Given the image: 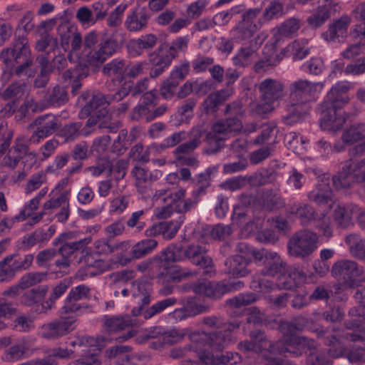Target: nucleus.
Listing matches in <instances>:
<instances>
[{
	"label": "nucleus",
	"instance_id": "f257e3e1",
	"mask_svg": "<svg viewBox=\"0 0 365 365\" xmlns=\"http://www.w3.org/2000/svg\"><path fill=\"white\" fill-rule=\"evenodd\" d=\"M278 329L283 334L282 339L271 343L261 331H254L250 334V341H245L238 344V347L243 351H255L262 353L268 347L269 354H279L284 356H301L305 349L314 350L317 347L316 342L308 337L296 336L295 334L300 329L293 322L280 321Z\"/></svg>",
	"mask_w": 365,
	"mask_h": 365
},
{
	"label": "nucleus",
	"instance_id": "f03ea898",
	"mask_svg": "<svg viewBox=\"0 0 365 365\" xmlns=\"http://www.w3.org/2000/svg\"><path fill=\"white\" fill-rule=\"evenodd\" d=\"M240 327V323L235 322L225 324L222 331L217 333L206 334L205 332L192 333L190 338L192 348L198 354L199 359L206 365H233L240 361L237 353L226 352L220 355H214L206 351L208 346L214 351H222L230 342V334Z\"/></svg>",
	"mask_w": 365,
	"mask_h": 365
},
{
	"label": "nucleus",
	"instance_id": "7ed1b4c3",
	"mask_svg": "<svg viewBox=\"0 0 365 365\" xmlns=\"http://www.w3.org/2000/svg\"><path fill=\"white\" fill-rule=\"evenodd\" d=\"M332 331L333 334L329 329L316 330L317 336L323 339L325 345L336 346V348H331L328 351L321 350L309 353L306 359L307 365H329L332 358H339L343 355L346 343L343 334L334 328L332 329Z\"/></svg>",
	"mask_w": 365,
	"mask_h": 365
},
{
	"label": "nucleus",
	"instance_id": "20e7f679",
	"mask_svg": "<svg viewBox=\"0 0 365 365\" xmlns=\"http://www.w3.org/2000/svg\"><path fill=\"white\" fill-rule=\"evenodd\" d=\"M97 35L94 32L87 34L83 41V57L81 62L97 67L115 52L117 41L104 36V40L96 45Z\"/></svg>",
	"mask_w": 365,
	"mask_h": 365
},
{
	"label": "nucleus",
	"instance_id": "39448f33",
	"mask_svg": "<svg viewBox=\"0 0 365 365\" xmlns=\"http://www.w3.org/2000/svg\"><path fill=\"white\" fill-rule=\"evenodd\" d=\"M97 35L94 32L87 34L83 41V57L81 62L97 67L115 52L117 41L104 36V40L96 45Z\"/></svg>",
	"mask_w": 365,
	"mask_h": 365
},
{
	"label": "nucleus",
	"instance_id": "423d86ee",
	"mask_svg": "<svg viewBox=\"0 0 365 365\" xmlns=\"http://www.w3.org/2000/svg\"><path fill=\"white\" fill-rule=\"evenodd\" d=\"M287 212L299 218L301 224L304 226L314 222L316 227L322 232L323 237L329 239L332 236L331 218L327 213L323 212L319 214L310 205L299 202L289 204L287 207Z\"/></svg>",
	"mask_w": 365,
	"mask_h": 365
},
{
	"label": "nucleus",
	"instance_id": "0eeeda50",
	"mask_svg": "<svg viewBox=\"0 0 365 365\" xmlns=\"http://www.w3.org/2000/svg\"><path fill=\"white\" fill-rule=\"evenodd\" d=\"M332 276L345 287L354 289L365 282L364 267L350 259H341L331 267Z\"/></svg>",
	"mask_w": 365,
	"mask_h": 365
},
{
	"label": "nucleus",
	"instance_id": "6e6552de",
	"mask_svg": "<svg viewBox=\"0 0 365 365\" xmlns=\"http://www.w3.org/2000/svg\"><path fill=\"white\" fill-rule=\"evenodd\" d=\"M58 319L43 324L39 331V335L48 340H56L68 335L74 331L77 326V318L66 310L61 308L58 311Z\"/></svg>",
	"mask_w": 365,
	"mask_h": 365
},
{
	"label": "nucleus",
	"instance_id": "1a4fd4ad",
	"mask_svg": "<svg viewBox=\"0 0 365 365\" xmlns=\"http://www.w3.org/2000/svg\"><path fill=\"white\" fill-rule=\"evenodd\" d=\"M262 102L257 106L259 113L266 114L272 112L275 103L284 96V84L279 79L267 78L258 85Z\"/></svg>",
	"mask_w": 365,
	"mask_h": 365
},
{
	"label": "nucleus",
	"instance_id": "9d476101",
	"mask_svg": "<svg viewBox=\"0 0 365 365\" xmlns=\"http://www.w3.org/2000/svg\"><path fill=\"white\" fill-rule=\"evenodd\" d=\"M242 129L241 121L237 118L220 120L213 124L212 131L206 135V141L210 145V152L215 153L221 148L222 141L237 133Z\"/></svg>",
	"mask_w": 365,
	"mask_h": 365
},
{
	"label": "nucleus",
	"instance_id": "9b49d317",
	"mask_svg": "<svg viewBox=\"0 0 365 365\" xmlns=\"http://www.w3.org/2000/svg\"><path fill=\"white\" fill-rule=\"evenodd\" d=\"M318 240L319 236L314 232L310 230H299L288 241V252L295 257H308L317 249Z\"/></svg>",
	"mask_w": 365,
	"mask_h": 365
},
{
	"label": "nucleus",
	"instance_id": "f8f14e48",
	"mask_svg": "<svg viewBox=\"0 0 365 365\" xmlns=\"http://www.w3.org/2000/svg\"><path fill=\"white\" fill-rule=\"evenodd\" d=\"M207 175L200 174L198 175V185L191 194V197L185 199L186 195V190L180 187L170 195L171 202L175 204V210L179 213H185L194 209L200 201V197L205 193V188L208 186V181L206 180Z\"/></svg>",
	"mask_w": 365,
	"mask_h": 365
},
{
	"label": "nucleus",
	"instance_id": "ddd939ff",
	"mask_svg": "<svg viewBox=\"0 0 365 365\" xmlns=\"http://www.w3.org/2000/svg\"><path fill=\"white\" fill-rule=\"evenodd\" d=\"M365 182V158L346 163L337 175L333 177V183L336 189L346 188L354 182Z\"/></svg>",
	"mask_w": 365,
	"mask_h": 365
},
{
	"label": "nucleus",
	"instance_id": "4468645a",
	"mask_svg": "<svg viewBox=\"0 0 365 365\" xmlns=\"http://www.w3.org/2000/svg\"><path fill=\"white\" fill-rule=\"evenodd\" d=\"M138 326V319L129 315L112 317L105 316L104 329L109 334H118L128 330L126 334H123L115 337V339L120 341H126L134 336L136 334V331L133 328Z\"/></svg>",
	"mask_w": 365,
	"mask_h": 365
},
{
	"label": "nucleus",
	"instance_id": "2eb2a0df",
	"mask_svg": "<svg viewBox=\"0 0 365 365\" xmlns=\"http://www.w3.org/2000/svg\"><path fill=\"white\" fill-rule=\"evenodd\" d=\"M130 86H122L114 94L105 95L98 92L94 93L91 100L86 103L79 112V117L84 118L98 108H105L113 101H120L126 97L130 92Z\"/></svg>",
	"mask_w": 365,
	"mask_h": 365
},
{
	"label": "nucleus",
	"instance_id": "dca6fc26",
	"mask_svg": "<svg viewBox=\"0 0 365 365\" xmlns=\"http://www.w3.org/2000/svg\"><path fill=\"white\" fill-rule=\"evenodd\" d=\"M324 87L323 82H311L308 80L298 79L289 86L292 106H299L307 102L312 96L320 93Z\"/></svg>",
	"mask_w": 365,
	"mask_h": 365
},
{
	"label": "nucleus",
	"instance_id": "f3484780",
	"mask_svg": "<svg viewBox=\"0 0 365 365\" xmlns=\"http://www.w3.org/2000/svg\"><path fill=\"white\" fill-rule=\"evenodd\" d=\"M259 13V9H251L242 14V20L234 29V36L237 41H248L250 43L257 36H255V34L259 29L257 19Z\"/></svg>",
	"mask_w": 365,
	"mask_h": 365
},
{
	"label": "nucleus",
	"instance_id": "a211bd4d",
	"mask_svg": "<svg viewBox=\"0 0 365 365\" xmlns=\"http://www.w3.org/2000/svg\"><path fill=\"white\" fill-rule=\"evenodd\" d=\"M59 126V121L53 115L46 114L36 118L29 125V128L35 129L30 141L34 144L39 143L54 133Z\"/></svg>",
	"mask_w": 365,
	"mask_h": 365
},
{
	"label": "nucleus",
	"instance_id": "6ab92c4d",
	"mask_svg": "<svg viewBox=\"0 0 365 365\" xmlns=\"http://www.w3.org/2000/svg\"><path fill=\"white\" fill-rule=\"evenodd\" d=\"M91 289L85 285L80 284L73 287L68 294L64 305L61 307L71 314L78 317L89 309L88 305L77 302L89 297Z\"/></svg>",
	"mask_w": 365,
	"mask_h": 365
},
{
	"label": "nucleus",
	"instance_id": "aec40b11",
	"mask_svg": "<svg viewBox=\"0 0 365 365\" xmlns=\"http://www.w3.org/2000/svg\"><path fill=\"white\" fill-rule=\"evenodd\" d=\"M150 284L140 280H135L132 283L130 287L132 299L133 302L138 305L131 311L134 317L140 315L143 307L150 304Z\"/></svg>",
	"mask_w": 365,
	"mask_h": 365
},
{
	"label": "nucleus",
	"instance_id": "412c9836",
	"mask_svg": "<svg viewBox=\"0 0 365 365\" xmlns=\"http://www.w3.org/2000/svg\"><path fill=\"white\" fill-rule=\"evenodd\" d=\"M351 88L348 81H339L332 86L322 103L324 106L342 108L349 101L347 95Z\"/></svg>",
	"mask_w": 365,
	"mask_h": 365
},
{
	"label": "nucleus",
	"instance_id": "4be33fe9",
	"mask_svg": "<svg viewBox=\"0 0 365 365\" xmlns=\"http://www.w3.org/2000/svg\"><path fill=\"white\" fill-rule=\"evenodd\" d=\"M322 113L320 119L322 129L328 131H336L341 128L345 123L344 112L338 108L322 105Z\"/></svg>",
	"mask_w": 365,
	"mask_h": 365
},
{
	"label": "nucleus",
	"instance_id": "5701e85b",
	"mask_svg": "<svg viewBox=\"0 0 365 365\" xmlns=\"http://www.w3.org/2000/svg\"><path fill=\"white\" fill-rule=\"evenodd\" d=\"M150 15L145 7H135L126 16L125 28L130 32H140L148 27Z\"/></svg>",
	"mask_w": 365,
	"mask_h": 365
},
{
	"label": "nucleus",
	"instance_id": "b1692460",
	"mask_svg": "<svg viewBox=\"0 0 365 365\" xmlns=\"http://www.w3.org/2000/svg\"><path fill=\"white\" fill-rule=\"evenodd\" d=\"M92 241L91 236L85 237L83 239L72 242L60 243L61 247L57 252L58 255H61L62 257L61 259H55L54 263L56 267H67L71 264L69 257L75 254L76 252L83 250L88 244Z\"/></svg>",
	"mask_w": 365,
	"mask_h": 365
},
{
	"label": "nucleus",
	"instance_id": "393cba45",
	"mask_svg": "<svg viewBox=\"0 0 365 365\" xmlns=\"http://www.w3.org/2000/svg\"><path fill=\"white\" fill-rule=\"evenodd\" d=\"M182 250L181 247L176 246H169L162 251L160 257L153 258L157 277H163L166 274V269L171 266L168 265L170 262H176L182 259L181 253Z\"/></svg>",
	"mask_w": 365,
	"mask_h": 365
},
{
	"label": "nucleus",
	"instance_id": "a878e982",
	"mask_svg": "<svg viewBox=\"0 0 365 365\" xmlns=\"http://www.w3.org/2000/svg\"><path fill=\"white\" fill-rule=\"evenodd\" d=\"M260 35L250 41L249 46H242L237 53L232 57V63L238 67H246L250 65L254 57L257 53V50L262 43Z\"/></svg>",
	"mask_w": 365,
	"mask_h": 365
},
{
	"label": "nucleus",
	"instance_id": "bb28decb",
	"mask_svg": "<svg viewBox=\"0 0 365 365\" xmlns=\"http://www.w3.org/2000/svg\"><path fill=\"white\" fill-rule=\"evenodd\" d=\"M317 11L309 16L307 24L312 28H318L324 24L330 17L332 11H336L337 4L335 0H319Z\"/></svg>",
	"mask_w": 365,
	"mask_h": 365
},
{
	"label": "nucleus",
	"instance_id": "cd10ccee",
	"mask_svg": "<svg viewBox=\"0 0 365 365\" xmlns=\"http://www.w3.org/2000/svg\"><path fill=\"white\" fill-rule=\"evenodd\" d=\"M158 37L154 34H146L141 35L138 38L132 39L128 44L129 53L137 57L143 55L145 52L152 50L158 43Z\"/></svg>",
	"mask_w": 365,
	"mask_h": 365
},
{
	"label": "nucleus",
	"instance_id": "c85d7f7f",
	"mask_svg": "<svg viewBox=\"0 0 365 365\" xmlns=\"http://www.w3.org/2000/svg\"><path fill=\"white\" fill-rule=\"evenodd\" d=\"M183 222V217L178 221L162 222L147 229L145 234L148 237L162 235L165 239L171 240L177 234Z\"/></svg>",
	"mask_w": 365,
	"mask_h": 365
},
{
	"label": "nucleus",
	"instance_id": "c756f323",
	"mask_svg": "<svg viewBox=\"0 0 365 365\" xmlns=\"http://www.w3.org/2000/svg\"><path fill=\"white\" fill-rule=\"evenodd\" d=\"M207 249L205 246L190 245L183 250L185 257L188 258L193 264L203 269L212 268L213 262L211 257L206 255Z\"/></svg>",
	"mask_w": 365,
	"mask_h": 365
},
{
	"label": "nucleus",
	"instance_id": "7c9ffc66",
	"mask_svg": "<svg viewBox=\"0 0 365 365\" xmlns=\"http://www.w3.org/2000/svg\"><path fill=\"white\" fill-rule=\"evenodd\" d=\"M125 69V61L119 58H114L103 66L102 70L103 75L110 78L112 81L111 83H106V86L109 89L113 88L112 84L119 83L123 79Z\"/></svg>",
	"mask_w": 365,
	"mask_h": 365
},
{
	"label": "nucleus",
	"instance_id": "2f4dec72",
	"mask_svg": "<svg viewBox=\"0 0 365 365\" xmlns=\"http://www.w3.org/2000/svg\"><path fill=\"white\" fill-rule=\"evenodd\" d=\"M333 208V218L336 223L341 227H348L352 224L353 214L356 212L358 207L351 204L341 205L335 202L329 205Z\"/></svg>",
	"mask_w": 365,
	"mask_h": 365
},
{
	"label": "nucleus",
	"instance_id": "473e14b6",
	"mask_svg": "<svg viewBox=\"0 0 365 365\" xmlns=\"http://www.w3.org/2000/svg\"><path fill=\"white\" fill-rule=\"evenodd\" d=\"M204 134V130L201 127L193 128L190 133V141L178 145L173 151L175 156L190 155L201 143V138Z\"/></svg>",
	"mask_w": 365,
	"mask_h": 365
},
{
	"label": "nucleus",
	"instance_id": "72a5a7b5",
	"mask_svg": "<svg viewBox=\"0 0 365 365\" xmlns=\"http://www.w3.org/2000/svg\"><path fill=\"white\" fill-rule=\"evenodd\" d=\"M237 250L245 256L253 258L255 263L259 265H264L269 258L276 257V252L269 251L266 249H256L246 243H239Z\"/></svg>",
	"mask_w": 365,
	"mask_h": 365
},
{
	"label": "nucleus",
	"instance_id": "f704fd0d",
	"mask_svg": "<svg viewBox=\"0 0 365 365\" xmlns=\"http://www.w3.org/2000/svg\"><path fill=\"white\" fill-rule=\"evenodd\" d=\"M251 259L246 258L242 255H236L225 260V265L227 267V272L235 277H243L248 275L250 271L247 266L250 263Z\"/></svg>",
	"mask_w": 365,
	"mask_h": 365
},
{
	"label": "nucleus",
	"instance_id": "c9c22d12",
	"mask_svg": "<svg viewBox=\"0 0 365 365\" xmlns=\"http://www.w3.org/2000/svg\"><path fill=\"white\" fill-rule=\"evenodd\" d=\"M349 24L350 19L348 16L341 17L324 34L325 40L329 42H340L346 36Z\"/></svg>",
	"mask_w": 365,
	"mask_h": 365
},
{
	"label": "nucleus",
	"instance_id": "e433bc0d",
	"mask_svg": "<svg viewBox=\"0 0 365 365\" xmlns=\"http://www.w3.org/2000/svg\"><path fill=\"white\" fill-rule=\"evenodd\" d=\"M190 289L196 294L212 299H220L225 294V288L223 287V282H205L191 286Z\"/></svg>",
	"mask_w": 365,
	"mask_h": 365
},
{
	"label": "nucleus",
	"instance_id": "4c0bfd02",
	"mask_svg": "<svg viewBox=\"0 0 365 365\" xmlns=\"http://www.w3.org/2000/svg\"><path fill=\"white\" fill-rule=\"evenodd\" d=\"M332 190L329 184L324 181L319 183L307 195V197L310 201L319 205L329 204V202L332 204Z\"/></svg>",
	"mask_w": 365,
	"mask_h": 365
},
{
	"label": "nucleus",
	"instance_id": "58836bf2",
	"mask_svg": "<svg viewBox=\"0 0 365 365\" xmlns=\"http://www.w3.org/2000/svg\"><path fill=\"white\" fill-rule=\"evenodd\" d=\"M363 322L359 323L357 321H346L344 323L346 330L341 332L345 342L361 341L365 343V329H361Z\"/></svg>",
	"mask_w": 365,
	"mask_h": 365
},
{
	"label": "nucleus",
	"instance_id": "ea45409f",
	"mask_svg": "<svg viewBox=\"0 0 365 365\" xmlns=\"http://www.w3.org/2000/svg\"><path fill=\"white\" fill-rule=\"evenodd\" d=\"M25 44V47L29 46L27 38L24 37H19L16 38L12 46L4 48L0 53V59L8 67H14L16 58L20 54V49L17 48V46Z\"/></svg>",
	"mask_w": 365,
	"mask_h": 365
},
{
	"label": "nucleus",
	"instance_id": "a19ab883",
	"mask_svg": "<svg viewBox=\"0 0 365 365\" xmlns=\"http://www.w3.org/2000/svg\"><path fill=\"white\" fill-rule=\"evenodd\" d=\"M365 139V122L351 125L344 130L341 140L347 145H351Z\"/></svg>",
	"mask_w": 365,
	"mask_h": 365
},
{
	"label": "nucleus",
	"instance_id": "79ce46f5",
	"mask_svg": "<svg viewBox=\"0 0 365 365\" xmlns=\"http://www.w3.org/2000/svg\"><path fill=\"white\" fill-rule=\"evenodd\" d=\"M309 39L301 38L294 40L285 48V51L292 56L293 61H301L305 58L310 53L308 46Z\"/></svg>",
	"mask_w": 365,
	"mask_h": 365
},
{
	"label": "nucleus",
	"instance_id": "37998d69",
	"mask_svg": "<svg viewBox=\"0 0 365 365\" xmlns=\"http://www.w3.org/2000/svg\"><path fill=\"white\" fill-rule=\"evenodd\" d=\"M345 243L352 257L365 261V239L357 234H350L345 237Z\"/></svg>",
	"mask_w": 365,
	"mask_h": 365
},
{
	"label": "nucleus",
	"instance_id": "c03bdc74",
	"mask_svg": "<svg viewBox=\"0 0 365 365\" xmlns=\"http://www.w3.org/2000/svg\"><path fill=\"white\" fill-rule=\"evenodd\" d=\"M357 287L354 298L359 302V305L349 311V316L359 323L365 322V302H363V299H365V286Z\"/></svg>",
	"mask_w": 365,
	"mask_h": 365
},
{
	"label": "nucleus",
	"instance_id": "a18cd8bd",
	"mask_svg": "<svg viewBox=\"0 0 365 365\" xmlns=\"http://www.w3.org/2000/svg\"><path fill=\"white\" fill-rule=\"evenodd\" d=\"M15 272L28 269L32 264L34 257L32 254L21 255L18 253L5 257Z\"/></svg>",
	"mask_w": 365,
	"mask_h": 365
},
{
	"label": "nucleus",
	"instance_id": "49530a36",
	"mask_svg": "<svg viewBox=\"0 0 365 365\" xmlns=\"http://www.w3.org/2000/svg\"><path fill=\"white\" fill-rule=\"evenodd\" d=\"M158 246V242L153 239H143L135 243L131 249L133 258L140 259L153 252Z\"/></svg>",
	"mask_w": 365,
	"mask_h": 365
},
{
	"label": "nucleus",
	"instance_id": "de8ad7c7",
	"mask_svg": "<svg viewBox=\"0 0 365 365\" xmlns=\"http://www.w3.org/2000/svg\"><path fill=\"white\" fill-rule=\"evenodd\" d=\"M17 48L20 49V54L16 58L14 65L18 66L16 68L15 72L17 76L26 73L28 68L32 64V58L29 47H25V44L18 46Z\"/></svg>",
	"mask_w": 365,
	"mask_h": 365
},
{
	"label": "nucleus",
	"instance_id": "09e8293b",
	"mask_svg": "<svg viewBox=\"0 0 365 365\" xmlns=\"http://www.w3.org/2000/svg\"><path fill=\"white\" fill-rule=\"evenodd\" d=\"M284 270L285 263L283 262L279 255L276 252V257L269 258L260 272L263 276L274 277L277 274H283Z\"/></svg>",
	"mask_w": 365,
	"mask_h": 365
},
{
	"label": "nucleus",
	"instance_id": "8fccbe9b",
	"mask_svg": "<svg viewBox=\"0 0 365 365\" xmlns=\"http://www.w3.org/2000/svg\"><path fill=\"white\" fill-rule=\"evenodd\" d=\"M230 90H221L210 94L203 102V107L207 113L213 111L219 105L225 101L230 96Z\"/></svg>",
	"mask_w": 365,
	"mask_h": 365
},
{
	"label": "nucleus",
	"instance_id": "3c124183",
	"mask_svg": "<svg viewBox=\"0 0 365 365\" xmlns=\"http://www.w3.org/2000/svg\"><path fill=\"white\" fill-rule=\"evenodd\" d=\"M300 26V20L291 17L286 19L277 28V33L283 37L292 38L297 35Z\"/></svg>",
	"mask_w": 365,
	"mask_h": 365
},
{
	"label": "nucleus",
	"instance_id": "603ef678",
	"mask_svg": "<svg viewBox=\"0 0 365 365\" xmlns=\"http://www.w3.org/2000/svg\"><path fill=\"white\" fill-rule=\"evenodd\" d=\"M131 348L128 346L120 345L108 349L106 355L108 358L113 359L118 365H125L129 360V352Z\"/></svg>",
	"mask_w": 365,
	"mask_h": 365
},
{
	"label": "nucleus",
	"instance_id": "864d4df0",
	"mask_svg": "<svg viewBox=\"0 0 365 365\" xmlns=\"http://www.w3.org/2000/svg\"><path fill=\"white\" fill-rule=\"evenodd\" d=\"M68 100V95L65 87L56 86L48 93L47 103L50 106L59 107L65 104Z\"/></svg>",
	"mask_w": 365,
	"mask_h": 365
},
{
	"label": "nucleus",
	"instance_id": "5fc2aeb1",
	"mask_svg": "<svg viewBox=\"0 0 365 365\" xmlns=\"http://www.w3.org/2000/svg\"><path fill=\"white\" fill-rule=\"evenodd\" d=\"M132 173L138 191L141 193H146L150 185L149 180L150 178L148 170L144 168L135 166L133 168Z\"/></svg>",
	"mask_w": 365,
	"mask_h": 365
},
{
	"label": "nucleus",
	"instance_id": "6e6d98bb",
	"mask_svg": "<svg viewBox=\"0 0 365 365\" xmlns=\"http://www.w3.org/2000/svg\"><path fill=\"white\" fill-rule=\"evenodd\" d=\"M26 90V83L15 82L8 86L2 93H0V98L4 100L12 99L18 102L24 96Z\"/></svg>",
	"mask_w": 365,
	"mask_h": 365
},
{
	"label": "nucleus",
	"instance_id": "4d7b16f0",
	"mask_svg": "<svg viewBox=\"0 0 365 365\" xmlns=\"http://www.w3.org/2000/svg\"><path fill=\"white\" fill-rule=\"evenodd\" d=\"M265 277L261 274V272L255 273L252 277L251 287L264 293L275 290L277 285L272 281L266 279Z\"/></svg>",
	"mask_w": 365,
	"mask_h": 365
},
{
	"label": "nucleus",
	"instance_id": "13d9d810",
	"mask_svg": "<svg viewBox=\"0 0 365 365\" xmlns=\"http://www.w3.org/2000/svg\"><path fill=\"white\" fill-rule=\"evenodd\" d=\"M122 22V18L110 13L106 19L108 29L105 31L104 36L112 38L117 41L118 37L121 35L120 30L118 28L121 26Z\"/></svg>",
	"mask_w": 365,
	"mask_h": 365
},
{
	"label": "nucleus",
	"instance_id": "bf43d9fd",
	"mask_svg": "<svg viewBox=\"0 0 365 365\" xmlns=\"http://www.w3.org/2000/svg\"><path fill=\"white\" fill-rule=\"evenodd\" d=\"M58 33L61 40L62 48L67 51L70 48V41L77 33L73 26L68 23H61L58 27Z\"/></svg>",
	"mask_w": 365,
	"mask_h": 365
},
{
	"label": "nucleus",
	"instance_id": "052dcab7",
	"mask_svg": "<svg viewBox=\"0 0 365 365\" xmlns=\"http://www.w3.org/2000/svg\"><path fill=\"white\" fill-rule=\"evenodd\" d=\"M196 274L197 272L192 271L189 268L171 266L170 268L166 269V274L164 277L169 276V278L172 281L180 282L193 277L196 275Z\"/></svg>",
	"mask_w": 365,
	"mask_h": 365
},
{
	"label": "nucleus",
	"instance_id": "680f3d73",
	"mask_svg": "<svg viewBox=\"0 0 365 365\" xmlns=\"http://www.w3.org/2000/svg\"><path fill=\"white\" fill-rule=\"evenodd\" d=\"M46 292V287H38L28 290L21 297V302L27 306H31L42 300Z\"/></svg>",
	"mask_w": 365,
	"mask_h": 365
},
{
	"label": "nucleus",
	"instance_id": "e2e57ef3",
	"mask_svg": "<svg viewBox=\"0 0 365 365\" xmlns=\"http://www.w3.org/2000/svg\"><path fill=\"white\" fill-rule=\"evenodd\" d=\"M190 38L188 36L177 37L172 41L168 53L173 59L178 57L180 53H185L187 50Z\"/></svg>",
	"mask_w": 365,
	"mask_h": 365
},
{
	"label": "nucleus",
	"instance_id": "0e129e2a",
	"mask_svg": "<svg viewBox=\"0 0 365 365\" xmlns=\"http://www.w3.org/2000/svg\"><path fill=\"white\" fill-rule=\"evenodd\" d=\"M37 62L41 65V74L35 80V84L38 87L44 86L48 81V75L52 71V66L49 65L48 59L43 55H40L36 58Z\"/></svg>",
	"mask_w": 365,
	"mask_h": 365
},
{
	"label": "nucleus",
	"instance_id": "69168bd1",
	"mask_svg": "<svg viewBox=\"0 0 365 365\" xmlns=\"http://www.w3.org/2000/svg\"><path fill=\"white\" fill-rule=\"evenodd\" d=\"M356 17L363 21L364 23L356 25L354 28V34L356 37H359L361 41L365 43V1L357 5L354 10Z\"/></svg>",
	"mask_w": 365,
	"mask_h": 365
},
{
	"label": "nucleus",
	"instance_id": "338daca9",
	"mask_svg": "<svg viewBox=\"0 0 365 365\" xmlns=\"http://www.w3.org/2000/svg\"><path fill=\"white\" fill-rule=\"evenodd\" d=\"M47 274L45 272H30L22 276L19 282L21 289H27L34 286L46 279Z\"/></svg>",
	"mask_w": 365,
	"mask_h": 365
},
{
	"label": "nucleus",
	"instance_id": "774afa93",
	"mask_svg": "<svg viewBox=\"0 0 365 365\" xmlns=\"http://www.w3.org/2000/svg\"><path fill=\"white\" fill-rule=\"evenodd\" d=\"M46 234L41 230H36L34 232L24 236L21 238L22 247L24 250H29L38 243L43 242L46 238Z\"/></svg>",
	"mask_w": 365,
	"mask_h": 365
}]
</instances>
